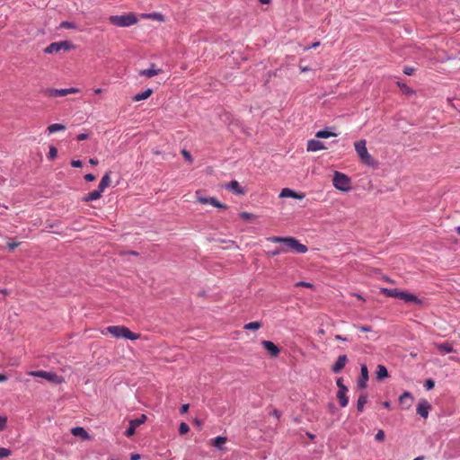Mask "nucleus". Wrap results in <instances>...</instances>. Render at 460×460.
<instances>
[{
    "mask_svg": "<svg viewBox=\"0 0 460 460\" xmlns=\"http://www.w3.org/2000/svg\"><path fill=\"white\" fill-rule=\"evenodd\" d=\"M268 241L272 243H281L285 244V248L288 250H292L297 253H305L308 251L306 245L302 244L298 242L295 237H280V236H271L268 238Z\"/></svg>",
    "mask_w": 460,
    "mask_h": 460,
    "instance_id": "f257e3e1",
    "label": "nucleus"
},
{
    "mask_svg": "<svg viewBox=\"0 0 460 460\" xmlns=\"http://www.w3.org/2000/svg\"><path fill=\"white\" fill-rule=\"evenodd\" d=\"M380 293H382L383 295H385V296H388V297H394V298L402 299L406 303L411 302V303H415L418 305L422 304V300L420 299L415 295L407 293L405 291H401L397 288L389 289L386 288H382L380 289Z\"/></svg>",
    "mask_w": 460,
    "mask_h": 460,
    "instance_id": "f03ea898",
    "label": "nucleus"
},
{
    "mask_svg": "<svg viewBox=\"0 0 460 460\" xmlns=\"http://www.w3.org/2000/svg\"><path fill=\"white\" fill-rule=\"evenodd\" d=\"M108 333L115 338H125L135 341L140 338L139 333L132 332L128 327L121 325H111L106 328Z\"/></svg>",
    "mask_w": 460,
    "mask_h": 460,
    "instance_id": "7ed1b4c3",
    "label": "nucleus"
},
{
    "mask_svg": "<svg viewBox=\"0 0 460 460\" xmlns=\"http://www.w3.org/2000/svg\"><path fill=\"white\" fill-rule=\"evenodd\" d=\"M111 24L119 27H129L137 22V18L133 13H129L124 15H111L109 18Z\"/></svg>",
    "mask_w": 460,
    "mask_h": 460,
    "instance_id": "20e7f679",
    "label": "nucleus"
},
{
    "mask_svg": "<svg viewBox=\"0 0 460 460\" xmlns=\"http://www.w3.org/2000/svg\"><path fill=\"white\" fill-rule=\"evenodd\" d=\"M366 145H367V142L364 139L357 141L354 144L355 150L362 163H364L367 165H374L376 164V161L374 160L372 155L368 153Z\"/></svg>",
    "mask_w": 460,
    "mask_h": 460,
    "instance_id": "39448f33",
    "label": "nucleus"
},
{
    "mask_svg": "<svg viewBox=\"0 0 460 460\" xmlns=\"http://www.w3.org/2000/svg\"><path fill=\"white\" fill-rule=\"evenodd\" d=\"M333 186L342 191H348L351 188V181L346 174L335 172L332 179Z\"/></svg>",
    "mask_w": 460,
    "mask_h": 460,
    "instance_id": "423d86ee",
    "label": "nucleus"
},
{
    "mask_svg": "<svg viewBox=\"0 0 460 460\" xmlns=\"http://www.w3.org/2000/svg\"><path fill=\"white\" fill-rule=\"evenodd\" d=\"M28 374L32 376L44 378V379L48 380L49 382H51L54 384H61L64 381L62 376H60L53 372L38 370V371H31Z\"/></svg>",
    "mask_w": 460,
    "mask_h": 460,
    "instance_id": "0eeeda50",
    "label": "nucleus"
},
{
    "mask_svg": "<svg viewBox=\"0 0 460 460\" xmlns=\"http://www.w3.org/2000/svg\"><path fill=\"white\" fill-rule=\"evenodd\" d=\"M196 198H197V200L199 203L209 204V205H212L213 207L217 208H224V209L226 208V205L221 203L216 198H214V197H211V198L203 197L201 195L200 191H196Z\"/></svg>",
    "mask_w": 460,
    "mask_h": 460,
    "instance_id": "6e6552de",
    "label": "nucleus"
},
{
    "mask_svg": "<svg viewBox=\"0 0 460 460\" xmlns=\"http://www.w3.org/2000/svg\"><path fill=\"white\" fill-rule=\"evenodd\" d=\"M146 420V416L145 414H142L139 418L131 420L129 421V427L125 431V435L128 438L132 437L136 432V429L141 424L145 423Z\"/></svg>",
    "mask_w": 460,
    "mask_h": 460,
    "instance_id": "1a4fd4ad",
    "label": "nucleus"
},
{
    "mask_svg": "<svg viewBox=\"0 0 460 460\" xmlns=\"http://www.w3.org/2000/svg\"><path fill=\"white\" fill-rule=\"evenodd\" d=\"M305 197V193L296 192L289 188L282 189L279 194V198H293L297 199H303Z\"/></svg>",
    "mask_w": 460,
    "mask_h": 460,
    "instance_id": "9d476101",
    "label": "nucleus"
},
{
    "mask_svg": "<svg viewBox=\"0 0 460 460\" xmlns=\"http://www.w3.org/2000/svg\"><path fill=\"white\" fill-rule=\"evenodd\" d=\"M368 380V370L366 365H362L360 367V377L358 380V387L365 389Z\"/></svg>",
    "mask_w": 460,
    "mask_h": 460,
    "instance_id": "9b49d317",
    "label": "nucleus"
},
{
    "mask_svg": "<svg viewBox=\"0 0 460 460\" xmlns=\"http://www.w3.org/2000/svg\"><path fill=\"white\" fill-rule=\"evenodd\" d=\"M430 408L431 405L427 400H421L417 406V413L426 419L429 416Z\"/></svg>",
    "mask_w": 460,
    "mask_h": 460,
    "instance_id": "f8f14e48",
    "label": "nucleus"
},
{
    "mask_svg": "<svg viewBox=\"0 0 460 460\" xmlns=\"http://www.w3.org/2000/svg\"><path fill=\"white\" fill-rule=\"evenodd\" d=\"M261 344L271 357L277 358L279 355V349L272 341H262Z\"/></svg>",
    "mask_w": 460,
    "mask_h": 460,
    "instance_id": "ddd939ff",
    "label": "nucleus"
},
{
    "mask_svg": "<svg viewBox=\"0 0 460 460\" xmlns=\"http://www.w3.org/2000/svg\"><path fill=\"white\" fill-rule=\"evenodd\" d=\"M348 361L346 355H341L338 357L336 362L332 367V370L333 373L338 374L340 373L343 367H345L346 363Z\"/></svg>",
    "mask_w": 460,
    "mask_h": 460,
    "instance_id": "4468645a",
    "label": "nucleus"
},
{
    "mask_svg": "<svg viewBox=\"0 0 460 460\" xmlns=\"http://www.w3.org/2000/svg\"><path fill=\"white\" fill-rule=\"evenodd\" d=\"M326 147L324 146L323 143L319 140L311 139L307 142L308 152H316L319 150H323Z\"/></svg>",
    "mask_w": 460,
    "mask_h": 460,
    "instance_id": "2eb2a0df",
    "label": "nucleus"
},
{
    "mask_svg": "<svg viewBox=\"0 0 460 460\" xmlns=\"http://www.w3.org/2000/svg\"><path fill=\"white\" fill-rule=\"evenodd\" d=\"M226 188L235 194H244V190L240 186L239 182L235 180L231 181L228 184H226Z\"/></svg>",
    "mask_w": 460,
    "mask_h": 460,
    "instance_id": "dca6fc26",
    "label": "nucleus"
},
{
    "mask_svg": "<svg viewBox=\"0 0 460 460\" xmlns=\"http://www.w3.org/2000/svg\"><path fill=\"white\" fill-rule=\"evenodd\" d=\"M162 72L161 69L156 68L155 64H152L148 69H143L139 71V75H144L148 78L159 75Z\"/></svg>",
    "mask_w": 460,
    "mask_h": 460,
    "instance_id": "f3484780",
    "label": "nucleus"
},
{
    "mask_svg": "<svg viewBox=\"0 0 460 460\" xmlns=\"http://www.w3.org/2000/svg\"><path fill=\"white\" fill-rule=\"evenodd\" d=\"M413 398L409 392H404L400 397L399 402L404 409H409L411 406Z\"/></svg>",
    "mask_w": 460,
    "mask_h": 460,
    "instance_id": "a211bd4d",
    "label": "nucleus"
},
{
    "mask_svg": "<svg viewBox=\"0 0 460 460\" xmlns=\"http://www.w3.org/2000/svg\"><path fill=\"white\" fill-rule=\"evenodd\" d=\"M348 388H342V390H338L337 392V399L340 402L341 407L344 408L349 403V398L347 396Z\"/></svg>",
    "mask_w": 460,
    "mask_h": 460,
    "instance_id": "6ab92c4d",
    "label": "nucleus"
},
{
    "mask_svg": "<svg viewBox=\"0 0 460 460\" xmlns=\"http://www.w3.org/2000/svg\"><path fill=\"white\" fill-rule=\"evenodd\" d=\"M102 191L98 188V190H93L89 192L87 195H85L82 200L84 202H89L93 200H97L102 197Z\"/></svg>",
    "mask_w": 460,
    "mask_h": 460,
    "instance_id": "aec40b11",
    "label": "nucleus"
},
{
    "mask_svg": "<svg viewBox=\"0 0 460 460\" xmlns=\"http://www.w3.org/2000/svg\"><path fill=\"white\" fill-rule=\"evenodd\" d=\"M111 172H106L102 176V180H101V181L99 183L98 188L101 190V191L103 192L104 190L111 185Z\"/></svg>",
    "mask_w": 460,
    "mask_h": 460,
    "instance_id": "412c9836",
    "label": "nucleus"
},
{
    "mask_svg": "<svg viewBox=\"0 0 460 460\" xmlns=\"http://www.w3.org/2000/svg\"><path fill=\"white\" fill-rule=\"evenodd\" d=\"M152 93H153V90L150 89V88H147L146 91L136 94L132 98V100L134 102H140V101H143V100H146V99L149 98L152 95Z\"/></svg>",
    "mask_w": 460,
    "mask_h": 460,
    "instance_id": "4be33fe9",
    "label": "nucleus"
},
{
    "mask_svg": "<svg viewBox=\"0 0 460 460\" xmlns=\"http://www.w3.org/2000/svg\"><path fill=\"white\" fill-rule=\"evenodd\" d=\"M71 433L74 436L81 437L83 439H87L89 438L88 433L86 430L82 427H75L71 429Z\"/></svg>",
    "mask_w": 460,
    "mask_h": 460,
    "instance_id": "5701e85b",
    "label": "nucleus"
},
{
    "mask_svg": "<svg viewBox=\"0 0 460 460\" xmlns=\"http://www.w3.org/2000/svg\"><path fill=\"white\" fill-rule=\"evenodd\" d=\"M437 349L439 350L440 353L446 354V353H451L454 351L453 346L450 343H440L436 344Z\"/></svg>",
    "mask_w": 460,
    "mask_h": 460,
    "instance_id": "b1692460",
    "label": "nucleus"
},
{
    "mask_svg": "<svg viewBox=\"0 0 460 460\" xmlns=\"http://www.w3.org/2000/svg\"><path fill=\"white\" fill-rule=\"evenodd\" d=\"M376 375V379L381 380L388 376V371L384 365H378Z\"/></svg>",
    "mask_w": 460,
    "mask_h": 460,
    "instance_id": "393cba45",
    "label": "nucleus"
},
{
    "mask_svg": "<svg viewBox=\"0 0 460 460\" xmlns=\"http://www.w3.org/2000/svg\"><path fill=\"white\" fill-rule=\"evenodd\" d=\"M226 441L227 438L226 437L218 436L213 439L212 445L219 450H223V446Z\"/></svg>",
    "mask_w": 460,
    "mask_h": 460,
    "instance_id": "a878e982",
    "label": "nucleus"
},
{
    "mask_svg": "<svg viewBox=\"0 0 460 460\" xmlns=\"http://www.w3.org/2000/svg\"><path fill=\"white\" fill-rule=\"evenodd\" d=\"M80 90L78 88L71 87L67 89H58V97H63L67 94L77 93Z\"/></svg>",
    "mask_w": 460,
    "mask_h": 460,
    "instance_id": "bb28decb",
    "label": "nucleus"
},
{
    "mask_svg": "<svg viewBox=\"0 0 460 460\" xmlns=\"http://www.w3.org/2000/svg\"><path fill=\"white\" fill-rule=\"evenodd\" d=\"M367 402V394H361L358 399L357 409L358 411H363L365 404Z\"/></svg>",
    "mask_w": 460,
    "mask_h": 460,
    "instance_id": "cd10ccee",
    "label": "nucleus"
},
{
    "mask_svg": "<svg viewBox=\"0 0 460 460\" xmlns=\"http://www.w3.org/2000/svg\"><path fill=\"white\" fill-rule=\"evenodd\" d=\"M45 53L52 54V53H58L60 50V44L58 42H53L49 44L45 49Z\"/></svg>",
    "mask_w": 460,
    "mask_h": 460,
    "instance_id": "c85d7f7f",
    "label": "nucleus"
},
{
    "mask_svg": "<svg viewBox=\"0 0 460 460\" xmlns=\"http://www.w3.org/2000/svg\"><path fill=\"white\" fill-rule=\"evenodd\" d=\"M65 129H66L65 125L58 124V123L51 124L47 128L49 134H53L57 131L65 130Z\"/></svg>",
    "mask_w": 460,
    "mask_h": 460,
    "instance_id": "c756f323",
    "label": "nucleus"
},
{
    "mask_svg": "<svg viewBox=\"0 0 460 460\" xmlns=\"http://www.w3.org/2000/svg\"><path fill=\"white\" fill-rule=\"evenodd\" d=\"M261 327V323L260 322H251V323H246L243 326V328L245 330H253V331L259 330Z\"/></svg>",
    "mask_w": 460,
    "mask_h": 460,
    "instance_id": "7c9ffc66",
    "label": "nucleus"
},
{
    "mask_svg": "<svg viewBox=\"0 0 460 460\" xmlns=\"http://www.w3.org/2000/svg\"><path fill=\"white\" fill-rule=\"evenodd\" d=\"M316 137L318 138H328L330 137H335L336 134L335 133H332V132H330V131H327V130H320L316 133Z\"/></svg>",
    "mask_w": 460,
    "mask_h": 460,
    "instance_id": "2f4dec72",
    "label": "nucleus"
},
{
    "mask_svg": "<svg viewBox=\"0 0 460 460\" xmlns=\"http://www.w3.org/2000/svg\"><path fill=\"white\" fill-rule=\"evenodd\" d=\"M43 94L47 97H51V98H55V97H58V89H55V88H47L45 90H43Z\"/></svg>",
    "mask_w": 460,
    "mask_h": 460,
    "instance_id": "473e14b6",
    "label": "nucleus"
},
{
    "mask_svg": "<svg viewBox=\"0 0 460 460\" xmlns=\"http://www.w3.org/2000/svg\"><path fill=\"white\" fill-rule=\"evenodd\" d=\"M146 17L153 19V20H155V21H158V22H164V15L162 13H149V14H146Z\"/></svg>",
    "mask_w": 460,
    "mask_h": 460,
    "instance_id": "72a5a7b5",
    "label": "nucleus"
},
{
    "mask_svg": "<svg viewBox=\"0 0 460 460\" xmlns=\"http://www.w3.org/2000/svg\"><path fill=\"white\" fill-rule=\"evenodd\" d=\"M12 455V452L10 449L5 447H0V460L6 458Z\"/></svg>",
    "mask_w": 460,
    "mask_h": 460,
    "instance_id": "f704fd0d",
    "label": "nucleus"
},
{
    "mask_svg": "<svg viewBox=\"0 0 460 460\" xmlns=\"http://www.w3.org/2000/svg\"><path fill=\"white\" fill-rule=\"evenodd\" d=\"M190 431V427L187 423L181 422L179 427V433L184 435Z\"/></svg>",
    "mask_w": 460,
    "mask_h": 460,
    "instance_id": "c9c22d12",
    "label": "nucleus"
},
{
    "mask_svg": "<svg viewBox=\"0 0 460 460\" xmlns=\"http://www.w3.org/2000/svg\"><path fill=\"white\" fill-rule=\"evenodd\" d=\"M58 44H60V50L66 51L73 48V45L66 40L59 41Z\"/></svg>",
    "mask_w": 460,
    "mask_h": 460,
    "instance_id": "e433bc0d",
    "label": "nucleus"
},
{
    "mask_svg": "<svg viewBox=\"0 0 460 460\" xmlns=\"http://www.w3.org/2000/svg\"><path fill=\"white\" fill-rule=\"evenodd\" d=\"M397 84L401 88V90L402 91L403 93L411 94L413 93V91L410 87H408L405 84L398 82Z\"/></svg>",
    "mask_w": 460,
    "mask_h": 460,
    "instance_id": "4c0bfd02",
    "label": "nucleus"
},
{
    "mask_svg": "<svg viewBox=\"0 0 460 460\" xmlns=\"http://www.w3.org/2000/svg\"><path fill=\"white\" fill-rule=\"evenodd\" d=\"M282 252H288V250L285 247L276 248L274 251L269 252L268 255L269 256H276Z\"/></svg>",
    "mask_w": 460,
    "mask_h": 460,
    "instance_id": "58836bf2",
    "label": "nucleus"
},
{
    "mask_svg": "<svg viewBox=\"0 0 460 460\" xmlns=\"http://www.w3.org/2000/svg\"><path fill=\"white\" fill-rule=\"evenodd\" d=\"M58 155V149L55 146H50L49 152V158L50 160H53Z\"/></svg>",
    "mask_w": 460,
    "mask_h": 460,
    "instance_id": "ea45409f",
    "label": "nucleus"
},
{
    "mask_svg": "<svg viewBox=\"0 0 460 460\" xmlns=\"http://www.w3.org/2000/svg\"><path fill=\"white\" fill-rule=\"evenodd\" d=\"M385 432L382 429L378 430L375 437L376 440L379 442H383L385 440Z\"/></svg>",
    "mask_w": 460,
    "mask_h": 460,
    "instance_id": "a19ab883",
    "label": "nucleus"
},
{
    "mask_svg": "<svg viewBox=\"0 0 460 460\" xmlns=\"http://www.w3.org/2000/svg\"><path fill=\"white\" fill-rule=\"evenodd\" d=\"M240 217L243 218V220H250L252 218H254L255 216L253 214H251V213H248V212H241L240 213Z\"/></svg>",
    "mask_w": 460,
    "mask_h": 460,
    "instance_id": "79ce46f5",
    "label": "nucleus"
},
{
    "mask_svg": "<svg viewBox=\"0 0 460 460\" xmlns=\"http://www.w3.org/2000/svg\"><path fill=\"white\" fill-rule=\"evenodd\" d=\"M424 386L427 390H431L435 386V382L432 379H428L426 380Z\"/></svg>",
    "mask_w": 460,
    "mask_h": 460,
    "instance_id": "37998d69",
    "label": "nucleus"
},
{
    "mask_svg": "<svg viewBox=\"0 0 460 460\" xmlns=\"http://www.w3.org/2000/svg\"><path fill=\"white\" fill-rule=\"evenodd\" d=\"M7 418L5 416H0V430H3L6 428Z\"/></svg>",
    "mask_w": 460,
    "mask_h": 460,
    "instance_id": "c03bdc74",
    "label": "nucleus"
},
{
    "mask_svg": "<svg viewBox=\"0 0 460 460\" xmlns=\"http://www.w3.org/2000/svg\"><path fill=\"white\" fill-rule=\"evenodd\" d=\"M415 71L414 67L411 66H405L403 69V73L407 75H411Z\"/></svg>",
    "mask_w": 460,
    "mask_h": 460,
    "instance_id": "a18cd8bd",
    "label": "nucleus"
},
{
    "mask_svg": "<svg viewBox=\"0 0 460 460\" xmlns=\"http://www.w3.org/2000/svg\"><path fill=\"white\" fill-rule=\"evenodd\" d=\"M60 27L65 29H72L75 28V25L69 22H62Z\"/></svg>",
    "mask_w": 460,
    "mask_h": 460,
    "instance_id": "49530a36",
    "label": "nucleus"
},
{
    "mask_svg": "<svg viewBox=\"0 0 460 460\" xmlns=\"http://www.w3.org/2000/svg\"><path fill=\"white\" fill-rule=\"evenodd\" d=\"M181 154L183 155V157L188 160L189 162H192V158H191V155L190 154V152H188L187 150L183 149L181 151Z\"/></svg>",
    "mask_w": 460,
    "mask_h": 460,
    "instance_id": "de8ad7c7",
    "label": "nucleus"
},
{
    "mask_svg": "<svg viewBox=\"0 0 460 460\" xmlns=\"http://www.w3.org/2000/svg\"><path fill=\"white\" fill-rule=\"evenodd\" d=\"M336 383L339 390H342V388H347V386L343 384V380L341 377H340Z\"/></svg>",
    "mask_w": 460,
    "mask_h": 460,
    "instance_id": "09e8293b",
    "label": "nucleus"
},
{
    "mask_svg": "<svg viewBox=\"0 0 460 460\" xmlns=\"http://www.w3.org/2000/svg\"><path fill=\"white\" fill-rule=\"evenodd\" d=\"M96 179V177L92 173H87L84 175V180L86 181H93Z\"/></svg>",
    "mask_w": 460,
    "mask_h": 460,
    "instance_id": "8fccbe9b",
    "label": "nucleus"
},
{
    "mask_svg": "<svg viewBox=\"0 0 460 460\" xmlns=\"http://www.w3.org/2000/svg\"><path fill=\"white\" fill-rule=\"evenodd\" d=\"M297 287L312 288L313 285L308 282L300 281L296 284Z\"/></svg>",
    "mask_w": 460,
    "mask_h": 460,
    "instance_id": "3c124183",
    "label": "nucleus"
},
{
    "mask_svg": "<svg viewBox=\"0 0 460 460\" xmlns=\"http://www.w3.org/2000/svg\"><path fill=\"white\" fill-rule=\"evenodd\" d=\"M82 164H82V162H81L80 160H73V161L71 162V165H72L73 167H76V168H78V167H81V166H82Z\"/></svg>",
    "mask_w": 460,
    "mask_h": 460,
    "instance_id": "603ef678",
    "label": "nucleus"
},
{
    "mask_svg": "<svg viewBox=\"0 0 460 460\" xmlns=\"http://www.w3.org/2000/svg\"><path fill=\"white\" fill-rule=\"evenodd\" d=\"M78 141H83L88 138V135L85 133H81L76 137Z\"/></svg>",
    "mask_w": 460,
    "mask_h": 460,
    "instance_id": "864d4df0",
    "label": "nucleus"
},
{
    "mask_svg": "<svg viewBox=\"0 0 460 460\" xmlns=\"http://www.w3.org/2000/svg\"><path fill=\"white\" fill-rule=\"evenodd\" d=\"M20 245V243H8L7 246L10 251H13L14 248L18 247Z\"/></svg>",
    "mask_w": 460,
    "mask_h": 460,
    "instance_id": "5fc2aeb1",
    "label": "nucleus"
},
{
    "mask_svg": "<svg viewBox=\"0 0 460 460\" xmlns=\"http://www.w3.org/2000/svg\"><path fill=\"white\" fill-rule=\"evenodd\" d=\"M189 407H190V406H189V404H183V405L181 407V410H180L181 413V414L186 413V412L188 411V410H189Z\"/></svg>",
    "mask_w": 460,
    "mask_h": 460,
    "instance_id": "6e6d98bb",
    "label": "nucleus"
},
{
    "mask_svg": "<svg viewBox=\"0 0 460 460\" xmlns=\"http://www.w3.org/2000/svg\"><path fill=\"white\" fill-rule=\"evenodd\" d=\"M359 329L361 332H370L371 331V327L368 325H363Z\"/></svg>",
    "mask_w": 460,
    "mask_h": 460,
    "instance_id": "4d7b16f0",
    "label": "nucleus"
},
{
    "mask_svg": "<svg viewBox=\"0 0 460 460\" xmlns=\"http://www.w3.org/2000/svg\"><path fill=\"white\" fill-rule=\"evenodd\" d=\"M318 46H320V41H316V42L313 43L311 46L305 48V49H315Z\"/></svg>",
    "mask_w": 460,
    "mask_h": 460,
    "instance_id": "13d9d810",
    "label": "nucleus"
},
{
    "mask_svg": "<svg viewBox=\"0 0 460 460\" xmlns=\"http://www.w3.org/2000/svg\"><path fill=\"white\" fill-rule=\"evenodd\" d=\"M139 459H140V455H138V454H131L130 460H139Z\"/></svg>",
    "mask_w": 460,
    "mask_h": 460,
    "instance_id": "bf43d9fd",
    "label": "nucleus"
},
{
    "mask_svg": "<svg viewBox=\"0 0 460 460\" xmlns=\"http://www.w3.org/2000/svg\"><path fill=\"white\" fill-rule=\"evenodd\" d=\"M335 340L346 341L348 339L346 337H342L340 334L335 335Z\"/></svg>",
    "mask_w": 460,
    "mask_h": 460,
    "instance_id": "052dcab7",
    "label": "nucleus"
},
{
    "mask_svg": "<svg viewBox=\"0 0 460 460\" xmlns=\"http://www.w3.org/2000/svg\"><path fill=\"white\" fill-rule=\"evenodd\" d=\"M7 379V376H5L4 374H0V383L5 382Z\"/></svg>",
    "mask_w": 460,
    "mask_h": 460,
    "instance_id": "680f3d73",
    "label": "nucleus"
},
{
    "mask_svg": "<svg viewBox=\"0 0 460 460\" xmlns=\"http://www.w3.org/2000/svg\"><path fill=\"white\" fill-rule=\"evenodd\" d=\"M89 163L92 164V165H97L98 164V160L97 159H94V158H91L89 160Z\"/></svg>",
    "mask_w": 460,
    "mask_h": 460,
    "instance_id": "e2e57ef3",
    "label": "nucleus"
},
{
    "mask_svg": "<svg viewBox=\"0 0 460 460\" xmlns=\"http://www.w3.org/2000/svg\"><path fill=\"white\" fill-rule=\"evenodd\" d=\"M383 406H384L385 408H386V409H390L391 404H390V402H383Z\"/></svg>",
    "mask_w": 460,
    "mask_h": 460,
    "instance_id": "0e129e2a",
    "label": "nucleus"
},
{
    "mask_svg": "<svg viewBox=\"0 0 460 460\" xmlns=\"http://www.w3.org/2000/svg\"><path fill=\"white\" fill-rule=\"evenodd\" d=\"M102 90L101 88L94 89V93L95 94H100V93H102Z\"/></svg>",
    "mask_w": 460,
    "mask_h": 460,
    "instance_id": "69168bd1",
    "label": "nucleus"
},
{
    "mask_svg": "<svg viewBox=\"0 0 460 460\" xmlns=\"http://www.w3.org/2000/svg\"><path fill=\"white\" fill-rule=\"evenodd\" d=\"M194 422L198 426H199L201 424V421L199 420H195Z\"/></svg>",
    "mask_w": 460,
    "mask_h": 460,
    "instance_id": "338daca9",
    "label": "nucleus"
},
{
    "mask_svg": "<svg viewBox=\"0 0 460 460\" xmlns=\"http://www.w3.org/2000/svg\"><path fill=\"white\" fill-rule=\"evenodd\" d=\"M413 460H424V457L423 456H418V457L414 458Z\"/></svg>",
    "mask_w": 460,
    "mask_h": 460,
    "instance_id": "774afa93",
    "label": "nucleus"
}]
</instances>
